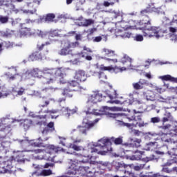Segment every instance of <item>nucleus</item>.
I'll use <instances>...</instances> for the list:
<instances>
[{"instance_id": "9b49d317", "label": "nucleus", "mask_w": 177, "mask_h": 177, "mask_svg": "<svg viewBox=\"0 0 177 177\" xmlns=\"http://www.w3.org/2000/svg\"><path fill=\"white\" fill-rule=\"evenodd\" d=\"M62 49L59 52L61 56H67V55H72L71 48H76L78 46V42L71 43L68 40H64L62 42Z\"/></svg>"}, {"instance_id": "cd10ccee", "label": "nucleus", "mask_w": 177, "mask_h": 177, "mask_svg": "<svg viewBox=\"0 0 177 177\" xmlns=\"http://www.w3.org/2000/svg\"><path fill=\"white\" fill-rule=\"evenodd\" d=\"M174 97H167L164 98L162 96H159L158 98H156L157 102H160L161 103H167L168 104H172L174 103Z\"/></svg>"}, {"instance_id": "72a5a7b5", "label": "nucleus", "mask_w": 177, "mask_h": 177, "mask_svg": "<svg viewBox=\"0 0 177 177\" xmlns=\"http://www.w3.org/2000/svg\"><path fill=\"white\" fill-rule=\"evenodd\" d=\"M169 31L171 33L170 37L171 40L174 41V42H177V29L176 28L170 27Z\"/></svg>"}, {"instance_id": "f704fd0d", "label": "nucleus", "mask_w": 177, "mask_h": 177, "mask_svg": "<svg viewBox=\"0 0 177 177\" xmlns=\"http://www.w3.org/2000/svg\"><path fill=\"white\" fill-rule=\"evenodd\" d=\"M48 34V32L42 31L39 29H36V30H34L33 35H37V37H40V38H46Z\"/></svg>"}, {"instance_id": "774afa93", "label": "nucleus", "mask_w": 177, "mask_h": 177, "mask_svg": "<svg viewBox=\"0 0 177 177\" xmlns=\"http://www.w3.org/2000/svg\"><path fill=\"white\" fill-rule=\"evenodd\" d=\"M151 122H152L153 124H157L158 122H160V118L158 117L152 118L151 119Z\"/></svg>"}, {"instance_id": "a19ab883", "label": "nucleus", "mask_w": 177, "mask_h": 177, "mask_svg": "<svg viewBox=\"0 0 177 177\" xmlns=\"http://www.w3.org/2000/svg\"><path fill=\"white\" fill-rule=\"evenodd\" d=\"M94 165H97V167H100L101 169H106V167H109L110 163L107 162H97V163L94 164Z\"/></svg>"}, {"instance_id": "412c9836", "label": "nucleus", "mask_w": 177, "mask_h": 177, "mask_svg": "<svg viewBox=\"0 0 177 177\" xmlns=\"http://www.w3.org/2000/svg\"><path fill=\"white\" fill-rule=\"evenodd\" d=\"M12 160H8L7 162H4L3 164H1L0 167V174H8L10 172L12 168Z\"/></svg>"}, {"instance_id": "79ce46f5", "label": "nucleus", "mask_w": 177, "mask_h": 177, "mask_svg": "<svg viewBox=\"0 0 177 177\" xmlns=\"http://www.w3.org/2000/svg\"><path fill=\"white\" fill-rule=\"evenodd\" d=\"M162 23L164 26H172L174 21H172V19L171 20L169 18L165 17L162 19Z\"/></svg>"}, {"instance_id": "4468645a", "label": "nucleus", "mask_w": 177, "mask_h": 177, "mask_svg": "<svg viewBox=\"0 0 177 177\" xmlns=\"http://www.w3.org/2000/svg\"><path fill=\"white\" fill-rule=\"evenodd\" d=\"M21 28L17 34V37L19 38H23V37H31L34 35V29L25 27L23 24H20Z\"/></svg>"}, {"instance_id": "c756f323", "label": "nucleus", "mask_w": 177, "mask_h": 177, "mask_svg": "<svg viewBox=\"0 0 177 177\" xmlns=\"http://www.w3.org/2000/svg\"><path fill=\"white\" fill-rule=\"evenodd\" d=\"M9 147H10V142L8 141H3L0 143V152L1 153H7Z\"/></svg>"}, {"instance_id": "0eeeda50", "label": "nucleus", "mask_w": 177, "mask_h": 177, "mask_svg": "<svg viewBox=\"0 0 177 177\" xmlns=\"http://www.w3.org/2000/svg\"><path fill=\"white\" fill-rule=\"evenodd\" d=\"M61 150L66 152V151L60 147H56L53 145H46L45 149H37L32 151V152L35 153V154H41V153H43L44 155H39L35 157L31 156V158H34L35 160H46V161H52L54 162L55 156V154L58 153V151H61Z\"/></svg>"}, {"instance_id": "37998d69", "label": "nucleus", "mask_w": 177, "mask_h": 177, "mask_svg": "<svg viewBox=\"0 0 177 177\" xmlns=\"http://www.w3.org/2000/svg\"><path fill=\"white\" fill-rule=\"evenodd\" d=\"M53 174L50 169H44L40 172L39 175H41V176H49V175H52Z\"/></svg>"}, {"instance_id": "f257e3e1", "label": "nucleus", "mask_w": 177, "mask_h": 177, "mask_svg": "<svg viewBox=\"0 0 177 177\" xmlns=\"http://www.w3.org/2000/svg\"><path fill=\"white\" fill-rule=\"evenodd\" d=\"M109 12L111 13L112 16H113L114 19H117V17H120L122 19V21L120 23H118L117 24L120 25L116 29L109 28L111 32H115V35L117 37H120L121 38H131V35L132 33L125 32L127 30H141L142 31L143 35L140 34H136L133 37V40L137 42H142L144 38H156V39H160V38H162L165 34H167V31L160 26H151V19L148 16H145L142 20L140 21L139 23H136V21H129V23L131 24H137V25H125V23L128 21L127 19L129 17V15L124 14L122 11H115L111 10Z\"/></svg>"}, {"instance_id": "6ab92c4d", "label": "nucleus", "mask_w": 177, "mask_h": 177, "mask_svg": "<svg viewBox=\"0 0 177 177\" xmlns=\"http://www.w3.org/2000/svg\"><path fill=\"white\" fill-rule=\"evenodd\" d=\"M26 3H27L28 6L29 8H37L39 6L40 2L38 0H25ZM33 10H25L24 11V13H29L30 15H34L37 12V9H35Z\"/></svg>"}, {"instance_id": "052dcab7", "label": "nucleus", "mask_w": 177, "mask_h": 177, "mask_svg": "<svg viewBox=\"0 0 177 177\" xmlns=\"http://www.w3.org/2000/svg\"><path fill=\"white\" fill-rule=\"evenodd\" d=\"M155 90L156 91V92H158V93H163V92H165L166 88L156 86Z\"/></svg>"}, {"instance_id": "6e6552de", "label": "nucleus", "mask_w": 177, "mask_h": 177, "mask_svg": "<svg viewBox=\"0 0 177 177\" xmlns=\"http://www.w3.org/2000/svg\"><path fill=\"white\" fill-rule=\"evenodd\" d=\"M120 63H122V64L126 66L118 67L115 66V67H113V66H105L104 65H102L100 67V70L109 71V73H115V74L122 73V71H127V70H135V68L132 67V59L127 55H123L120 59Z\"/></svg>"}, {"instance_id": "09e8293b", "label": "nucleus", "mask_w": 177, "mask_h": 177, "mask_svg": "<svg viewBox=\"0 0 177 177\" xmlns=\"http://www.w3.org/2000/svg\"><path fill=\"white\" fill-rule=\"evenodd\" d=\"M102 53H104V55H115V52L114 50H110L109 48H103L102 49Z\"/></svg>"}, {"instance_id": "4c0bfd02", "label": "nucleus", "mask_w": 177, "mask_h": 177, "mask_svg": "<svg viewBox=\"0 0 177 177\" xmlns=\"http://www.w3.org/2000/svg\"><path fill=\"white\" fill-rule=\"evenodd\" d=\"M147 146V149H145V150H154V149H157V147H158V142H149Z\"/></svg>"}, {"instance_id": "a878e982", "label": "nucleus", "mask_w": 177, "mask_h": 177, "mask_svg": "<svg viewBox=\"0 0 177 177\" xmlns=\"http://www.w3.org/2000/svg\"><path fill=\"white\" fill-rule=\"evenodd\" d=\"M59 32V31L57 30H50L48 32V39L50 41L46 42V45H50V44H53V42L56 41V40L53 39V38H55V37H59V35H60Z\"/></svg>"}, {"instance_id": "f8f14e48", "label": "nucleus", "mask_w": 177, "mask_h": 177, "mask_svg": "<svg viewBox=\"0 0 177 177\" xmlns=\"http://www.w3.org/2000/svg\"><path fill=\"white\" fill-rule=\"evenodd\" d=\"M78 109L75 108L73 109H68L67 107L63 106L61 109H53L51 111L46 110L42 112V111H39V113H43V114H56L57 113H59L60 111H62V114L64 115H66L67 117H70L71 114H75V113H77Z\"/></svg>"}, {"instance_id": "473e14b6", "label": "nucleus", "mask_w": 177, "mask_h": 177, "mask_svg": "<svg viewBox=\"0 0 177 177\" xmlns=\"http://www.w3.org/2000/svg\"><path fill=\"white\" fill-rule=\"evenodd\" d=\"M151 12H157V8L154 7L153 3H151V5H149L146 10H142L141 15H146V13H150Z\"/></svg>"}, {"instance_id": "423d86ee", "label": "nucleus", "mask_w": 177, "mask_h": 177, "mask_svg": "<svg viewBox=\"0 0 177 177\" xmlns=\"http://www.w3.org/2000/svg\"><path fill=\"white\" fill-rule=\"evenodd\" d=\"M111 140H114V137H104L98 140L97 142L89 143L88 149H90L91 153L106 156V153L113 151V148H111Z\"/></svg>"}, {"instance_id": "ea45409f", "label": "nucleus", "mask_w": 177, "mask_h": 177, "mask_svg": "<svg viewBox=\"0 0 177 177\" xmlns=\"http://www.w3.org/2000/svg\"><path fill=\"white\" fill-rule=\"evenodd\" d=\"M120 0H109V1H104L103 2V6H105L106 8H109V6H113L115 2H118Z\"/></svg>"}, {"instance_id": "e433bc0d", "label": "nucleus", "mask_w": 177, "mask_h": 177, "mask_svg": "<svg viewBox=\"0 0 177 177\" xmlns=\"http://www.w3.org/2000/svg\"><path fill=\"white\" fill-rule=\"evenodd\" d=\"M12 1L8 0H0V6H6L8 9H12L13 6L12 5Z\"/></svg>"}, {"instance_id": "c03bdc74", "label": "nucleus", "mask_w": 177, "mask_h": 177, "mask_svg": "<svg viewBox=\"0 0 177 177\" xmlns=\"http://www.w3.org/2000/svg\"><path fill=\"white\" fill-rule=\"evenodd\" d=\"M173 171H177V167H174L172 169H169L167 167H162V172H166V174H171Z\"/></svg>"}, {"instance_id": "864d4df0", "label": "nucleus", "mask_w": 177, "mask_h": 177, "mask_svg": "<svg viewBox=\"0 0 177 177\" xmlns=\"http://www.w3.org/2000/svg\"><path fill=\"white\" fill-rule=\"evenodd\" d=\"M105 97H109L111 100H114V99H117V91H113V94H107Z\"/></svg>"}, {"instance_id": "f03ea898", "label": "nucleus", "mask_w": 177, "mask_h": 177, "mask_svg": "<svg viewBox=\"0 0 177 177\" xmlns=\"http://www.w3.org/2000/svg\"><path fill=\"white\" fill-rule=\"evenodd\" d=\"M82 153H77L75 152H66V154H75L80 157L79 160H71L70 167L68 168L67 174L68 175H81L85 176H92L93 173L91 171L89 167L78 166L81 164H97V161L95 159L93 160V156L89 155L91 152V149H89V145H88V149L82 147Z\"/></svg>"}, {"instance_id": "4d7b16f0", "label": "nucleus", "mask_w": 177, "mask_h": 177, "mask_svg": "<svg viewBox=\"0 0 177 177\" xmlns=\"http://www.w3.org/2000/svg\"><path fill=\"white\" fill-rule=\"evenodd\" d=\"M50 102L55 103V99L50 98L48 100L45 101V104L39 105V107H46V106H48Z\"/></svg>"}, {"instance_id": "ddd939ff", "label": "nucleus", "mask_w": 177, "mask_h": 177, "mask_svg": "<svg viewBox=\"0 0 177 177\" xmlns=\"http://www.w3.org/2000/svg\"><path fill=\"white\" fill-rule=\"evenodd\" d=\"M127 120H129V122L131 121H136V124H131L133 127H138V128H143L145 127H147L149 125V122H144L143 119H142V115H132V116H128Z\"/></svg>"}, {"instance_id": "39448f33", "label": "nucleus", "mask_w": 177, "mask_h": 177, "mask_svg": "<svg viewBox=\"0 0 177 177\" xmlns=\"http://www.w3.org/2000/svg\"><path fill=\"white\" fill-rule=\"evenodd\" d=\"M161 140L166 145V147H162V149H166L169 151H157V154H167V153L171 157L167 161L166 163L162 165V167H171L174 164H177V129L171 130L169 133H164L161 136Z\"/></svg>"}, {"instance_id": "bb28decb", "label": "nucleus", "mask_w": 177, "mask_h": 177, "mask_svg": "<svg viewBox=\"0 0 177 177\" xmlns=\"http://www.w3.org/2000/svg\"><path fill=\"white\" fill-rule=\"evenodd\" d=\"M158 80H161L162 81H170L171 82H176L177 83V77H174L171 76L170 75H165L163 76H159L158 77ZM174 91L176 92L177 95V87L173 88Z\"/></svg>"}, {"instance_id": "338daca9", "label": "nucleus", "mask_w": 177, "mask_h": 177, "mask_svg": "<svg viewBox=\"0 0 177 177\" xmlns=\"http://www.w3.org/2000/svg\"><path fill=\"white\" fill-rule=\"evenodd\" d=\"M161 176L160 175V174H155L153 175H149V176H145L143 174H140V177H160Z\"/></svg>"}, {"instance_id": "a211bd4d", "label": "nucleus", "mask_w": 177, "mask_h": 177, "mask_svg": "<svg viewBox=\"0 0 177 177\" xmlns=\"http://www.w3.org/2000/svg\"><path fill=\"white\" fill-rule=\"evenodd\" d=\"M95 123L93 122L89 121L88 119L84 118L83 120L82 126L79 127V131L82 133H86V131L90 129V128L93 127Z\"/></svg>"}, {"instance_id": "5fc2aeb1", "label": "nucleus", "mask_w": 177, "mask_h": 177, "mask_svg": "<svg viewBox=\"0 0 177 177\" xmlns=\"http://www.w3.org/2000/svg\"><path fill=\"white\" fill-rule=\"evenodd\" d=\"M3 131H6V132H9V127H6L2 122L0 123V132H3Z\"/></svg>"}, {"instance_id": "a18cd8bd", "label": "nucleus", "mask_w": 177, "mask_h": 177, "mask_svg": "<svg viewBox=\"0 0 177 177\" xmlns=\"http://www.w3.org/2000/svg\"><path fill=\"white\" fill-rule=\"evenodd\" d=\"M29 117H32V118H36L37 120H42V118L44 120V118H46V114L37 116L35 115V113H33V112H30L29 113Z\"/></svg>"}, {"instance_id": "f3484780", "label": "nucleus", "mask_w": 177, "mask_h": 177, "mask_svg": "<svg viewBox=\"0 0 177 177\" xmlns=\"http://www.w3.org/2000/svg\"><path fill=\"white\" fill-rule=\"evenodd\" d=\"M21 145H28V146H33V147H42V139L39 138L37 140H28V138H25L24 140H20Z\"/></svg>"}, {"instance_id": "58836bf2", "label": "nucleus", "mask_w": 177, "mask_h": 177, "mask_svg": "<svg viewBox=\"0 0 177 177\" xmlns=\"http://www.w3.org/2000/svg\"><path fill=\"white\" fill-rule=\"evenodd\" d=\"M10 95V91H8L6 88H3L1 92H0V99H5Z\"/></svg>"}, {"instance_id": "3c124183", "label": "nucleus", "mask_w": 177, "mask_h": 177, "mask_svg": "<svg viewBox=\"0 0 177 177\" xmlns=\"http://www.w3.org/2000/svg\"><path fill=\"white\" fill-rule=\"evenodd\" d=\"M55 16L54 14H48L45 18L44 20L45 21H52L53 19H55Z\"/></svg>"}, {"instance_id": "7ed1b4c3", "label": "nucleus", "mask_w": 177, "mask_h": 177, "mask_svg": "<svg viewBox=\"0 0 177 177\" xmlns=\"http://www.w3.org/2000/svg\"><path fill=\"white\" fill-rule=\"evenodd\" d=\"M67 68H44L41 71L39 68H34L32 71H28L24 73L21 78V80H29V78H41L43 84L49 85L53 84L56 81L57 77L64 78L67 75Z\"/></svg>"}, {"instance_id": "2f4dec72", "label": "nucleus", "mask_w": 177, "mask_h": 177, "mask_svg": "<svg viewBox=\"0 0 177 177\" xmlns=\"http://www.w3.org/2000/svg\"><path fill=\"white\" fill-rule=\"evenodd\" d=\"M136 153V155L135 156H129L128 155H125V158H127V160H131V161H136L138 160H140V158H142V152H138V151L135 152Z\"/></svg>"}, {"instance_id": "4be33fe9", "label": "nucleus", "mask_w": 177, "mask_h": 177, "mask_svg": "<svg viewBox=\"0 0 177 177\" xmlns=\"http://www.w3.org/2000/svg\"><path fill=\"white\" fill-rule=\"evenodd\" d=\"M75 23L77 26H83L84 27H88V26H91V24H93V23H95V21L93 19H84V17L81 16L78 19L75 20Z\"/></svg>"}, {"instance_id": "603ef678", "label": "nucleus", "mask_w": 177, "mask_h": 177, "mask_svg": "<svg viewBox=\"0 0 177 177\" xmlns=\"http://www.w3.org/2000/svg\"><path fill=\"white\" fill-rule=\"evenodd\" d=\"M9 21L11 23L12 26H17V24H19V23L21 21V19L19 18L13 19V18H10Z\"/></svg>"}, {"instance_id": "393cba45", "label": "nucleus", "mask_w": 177, "mask_h": 177, "mask_svg": "<svg viewBox=\"0 0 177 177\" xmlns=\"http://www.w3.org/2000/svg\"><path fill=\"white\" fill-rule=\"evenodd\" d=\"M102 66V65H101ZM97 66L98 70H100V72H91L92 75H93V77H97V78H99V80H100V81H102V82H104L106 81V80H107V75H106V74L104 73L103 70H100V66Z\"/></svg>"}, {"instance_id": "1a4fd4ad", "label": "nucleus", "mask_w": 177, "mask_h": 177, "mask_svg": "<svg viewBox=\"0 0 177 177\" xmlns=\"http://www.w3.org/2000/svg\"><path fill=\"white\" fill-rule=\"evenodd\" d=\"M145 100H147V102H156L157 100V96L154 91L152 90L142 91L140 97L136 100L135 102L137 104H145Z\"/></svg>"}, {"instance_id": "0e129e2a", "label": "nucleus", "mask_w": 177, "mask_h": 177, "mask_svg": "<svg viewBox=\"0 0 177 177\" xmlns=\"http://www.w3.org/2000/svg\"><path fill=\"white\" fill-rule=\"evenodd\" d=\"M35 56H37V55H35V54H34V53H32V54L29 56V57H28V61H29V62H35V60H37V57H35Z\"/></svg>"}, {"instance_id": "20e7f679", "label": "nucleus", "mask_w": 177, "mask_h": 177, "mask_svg": "<svg viewBox=\"0 0 177 177\" xmlns=\"http://www.w3.org/2000/svg\"><path fill=\"white\" fill-rule=\"evenodd\" d=\"M111 111H121V108L117 106L109 107V106H102L100 109H93L91 110L90 108L88 109V111H86V114H93V115H108L111 118H115L116 121V124L118 125H120V127H127L129 129V132L132 135H135V136H140V135H143V132L133 129L132 124L125 123L122 120H120L121 117H124L125 114L124 113H111Z\"/></svg>"}, {"instance_id": "680f3d73", "label": "nucleus", "mask_w": 177, "mask_h": 177, "mask_svg": "<svg viewBox=\"0 0 177 177\" xmlns=\"http://www.w3.org/2000/svg\"><path fill=\"white\" fill-rule=\"evenodd\" d=\"M104 57H101V59H104ZM105 60L109 62V63L111 64L113 63V64L115 63H118V59H110V58H104Z\"/></svg>"}, {"instance_id": "aec40b11", "label": "nucleus", "mask_w": 177, "mask_h": 177, "mask_svg": "<svg viewBox=\"0 0 177 177\" xmlns=\"http://www.w3.org/2000/svg\"><path fill=\"white\" fill-rule=\"evenodd\" d=\"M163 109L165 111V115L167 117V118H163L162 119L163 122H167V121H169V120H174V118L171 115V113H172V111H176L177 106H170V107L165 106Z\"/></svg>"}, {"instance_id": "8fccbe9b", "label": "nucleus", "mask_w": 177, "mask_h": 177, "mask_svg": "<svg viewBox=\"0 0 177 177\" xmlns=\"http://www.w3.org/2000/svg\"><path fill=\"white\" fill-rule=\"evenodd\" d=\"M9 21V17L0 15V24H6Z\"/></svg>"}, {"instance_id": "c9c22d12", "label": "nucleus", "mask_w": 177, "mask_h": 177, "mask_svg": "<svg viewBox=\"0 0 177 177\" xmlns=\"http://www.w3.org/2000/svg\"><path fill=\"white\" fill-rule=\"evenodd\" d=\"M32 151H30V150H25V151H18L19 155L15 158V161H17L18 162H24V156L23 155L24 151H31L32 153Z\"/></svg>"}, {"instance_id": "bf43d9fd", "label": "nucleus", "mask_w": 177, "mask_h": 177, "mask_svg": "<svg viewBox=\"0 0 177 177\" xmlns=\"http://www.w3.org/2000/svg\"><path fill=\"white\" fill-rule=\"evenodd\" d=\"M84 3H85V0H77V2L76 3V10H80V9H81L80 6L84 5Z\"/></svg>"}, {"instance_id": "e2e57ef3", "label": "nucleus", "mask_w": 177, "mask_h": 177, "mask_svg": "<svg viewBox=\"0 0 177 177\" xmlns=\"http://www.w3.org/2000/svg\"><path fill=\"white\" fill-rule=\"evenodd\" d=\"M118 166L120 168H132L133 165H126L125 163H118Z\"/></svg>"}, {"instance_id": "b1692460", "label": "nucleus", "mask_w": 177, "mask_h": 177, "mask_svg": "<svg viewBox=\"0 0 177 177\" xmlns=\"http://www.w3.org/2000/svg\"><path fill=\"white\" fill-rule=\"evenodd\" d=\"M147 85V80L145 79H140L138 82H133L132 86L136 91H140L145 88V86Z\"/></svg>"}, {"instance_id": "6e6d98bb", "label": "nucleus", "mask_w": 177, "mask_h": 177, "mask_svg": "<svg viewBox=\"0 0 177 177\" xmlns=\"http://www.w3.org/2000/svg\"><path fill=\"white\" fill-rule=\"evenodd\" d=\"M33 53L35 54V56L37 60H44V59H45V57H42L41 53L39 52H35Z\"/></svg>"}, {"instance_id": "9d476101", "label": "nucleus", "mask_w": 177, "mask_h": 177, "mask_svg": "<svg viewBox=\"0 0 177 177\" xmlns=\"http://www.w3.org/2000/svg\"><path fill=\"white\" fill-rule=\"evenodd\" d=\"M103 100V95L99 91H93L91 94L88 95L86 106L92 107L93 104H96Z\"/></svg>"}, {"instance_id": "c85d7f7f", "label": "nucleus", "mask_w": 177, "mask_h": 177, "mask_svg": "<svg viewBox=\"0 0 177 177\" xmlns=\"http://www.w3.org/2000/svg\"><path fill=\"white\" fill-rule=\"evenodd\" d=\"M24 92H26V89L23 87H15L12 88V95L14 96H21L24 95Z\"/></svg>"}, {"instance_id": "49530a36", "label": "nucleus", "mask_w": 177, "mask_h": 177, "mask_svg": "<svg viewBox=\"0 0 177 177\" xmlns=\"http://www.w3.org/2000/svg\"><path fill=\"white\" fill-rule=\"evenodd\" d=\"M71 140L73 141L72 145H78V143H81L82 142V139L80 137L75 138L74 136L71 137Z\"/></svg>"}, {"instance_id": "2eb2a0df", "label": "nucleus", "mask_w": 177, "mask_h": 177, "mask_svg": "<svg viewBox=\"0 0 177 177\" xmlns=\"http://www.w3.org/2000/svg\"><path fill=\"white\" fill-rule=\"evenodd\" d=\"M78 82L75 80H71L68 82V88L64 89V91L62 92L63 96H66L67 97H73V91H75V89L72 88H75L76 86H78Z\"/></svg>"}, {"instance_id": "13d9d810", "label": "nucleus", "mask_w": 177, "mask_h": 177, "mask_svg": "<svg viewBox=\"0 0 177 177\" xmlns=\"http://www.w3.org/2000/svg\"><path fill=\"white\" fill-rule=\"evenodd\" d=\"M111 142H114L115 145H121L122 143V138H114L113 137V140H111Z\"/></svg>"}, {"instance_id": "69168bd1", "label": "nucleus", "mask_w": 177, "mask_h": 177, "mask_svg": "<svg viewBox=\"0 0 177 177\" xmlns=\"http://www.w3.org/2000/svg\"><path fill=\"white\" fill-rule=\"evenodd\" d=\"M144 168H145V165H140L133 167V169H135V171H140V169H143Z\"/></svg>"}, {"instance_id": "dca6fc26", "label": "nucleus", "mask_w": 177, "mask_h": 177, "mask_svg": "<svg viewBox=\"0 0 177 177\" xmlns=\"http://www.w3.org/2000/svg\"><path fill=\"white\" fill-rule=\"evenodd\" d=\"M59 145L65 146L67 149H73L75 151H81L82 149V146L73 145V143L67 142V139L64 137L59 136Z\"/></svg>"}, {"instance_id": "7c9ffc66", "label": "nucleus", "mask_w": 177, "mask_h": 177, "mask_svg": "<svg viewBox=\"0 0 177 177\" xmlns=\"http://www.w3.org/2000/svg\"><path fill=\"white\" fill-rule=\"evenodd\" d=\"M140 143H142V140L136 138L133 143H125L124 146L127 147H140Z\"/></svg>"}, {"instance_id": "de8ad7c7", "label": "nucleus", "mask_w": 177, "mask_h": 177, "mask_svg": "<svg viewBox=\"0 0 177 177\" xmlns=\"http://www.w3.org/2000/svg\"><path fill=\"white\" fill-rule=\"evenodd\" d=\"M32 124V122L30 120H25L24 122V129L27 130L30 127H31V124Z\"/></svg>"}, {"instance_id": "5701e85b", "label": "nucleus", "mask_w": 177, "mask_h": 177, "mask_svg": "<svg viewBox=\"0 0 177 177\" xmlns=\"http://www.w3.org/2000/svg\"><path fill=\"white\" fill-rule=\"evenodd\" d=\"M74 78L79 82H84L86 81V78H88V77L86 76V73H85V71L77 70L75 71Z\"/></svg>"}]
</instances>
